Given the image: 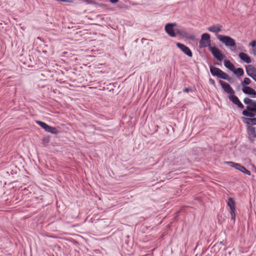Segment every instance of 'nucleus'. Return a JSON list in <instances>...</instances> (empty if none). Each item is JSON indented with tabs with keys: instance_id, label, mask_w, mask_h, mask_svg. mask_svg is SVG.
<instances>
[{
	"instance_id": "nucleus-4",
	"label": "nucleus",
	"mask_w": 256,
	"mask_h": 256,
	"mask_svg": "<svg viewBox=\"0 0 256 256\" xmlns=\"http://www.w3.org/2000/svg\"><path fill=\"white\" fill-rule=\"evenodd\" d=\"M228 206L230 208L231 219L234 221L236 220V202L232 198H229L228 200Z\"/></svg>"
},
{
	"instance_id": "nucleus-30",
	"label": "nucleus",
	"mask_w": 256,
	"mask_h": 256,
	"mask_svg": "<svg viewBox=\"0 0 256 256\" xmlns=\"http://www.w3.org/2000/svg\"><path fill=\"white\" fill-rule=\"evenodd\" d=\"M60 2H72V1L71 0H60Z\"/></svg>"
},
{
	"instance_id": "nucleus-13",
	"label": "nucleus",
	"mask_w": 256,
	"mask_h": 256,
	"mask_svg": "<svg viewBox=\"0 0 256 256\" xmlns=\"http://www.w3.org/2000/svg\"><path fill=\"white\" fill-rule=\"evenodd\" d=\"M222 26L220 24L213 25L208 28V30L210 32L218 33L222 31Z\"/></svg>"
},
{
	"instance_id": "nucleus-32",
	"label": "nucleus",
	"mask_w": 256,
	"mask_h": 256,
	"mask_svg": "<svg viewBox=\"0 0 256 256\" xmlns=\"http://www.w3.org/2000/svg\"><path fill=\"white\" fill-rule=\"evenodd\" d=\"M44 142H48V140L44 139Z\"/></svg>"
},
{
	"instance_id": "nucleus-15",
	"label": "nucleus",
	"mask_w": 256,
	"mask_h": 256,
	"mask_svg": "<svg viewBox=\"0 0 256 256\" xmlns=\"http://www.w3.org/2000/svg\"><path fill=\"white\" fill-rule=\"evenodd\" d=\"M240 58L247 64L251 62L252 60L250 57L246 53L242 52L239 54Z\"/></svg>"
},
{
	"instance_id": "nucleus-16",
	"label": "nucleus",
	"mask_w": 256,
	"mask_h": 256,
	"mask_svg": "<svg viewBox=\"0 0 256 256\" xmlns=\"http://www.w3.org/2000/svg\"><path fill=\"white\" fill-rule=\"evenodd\" d=\"M256 70V68H253L252 66H251V65L248 66V68H246V71L247 74L249 76L251 77L252 79H253V78H254L253 76Z\"/></svg>"
},
{
	"instance_id": "nucleus-3",
	"label": "nucleus",
	"mask_w": 256,
	"mask_h": 256,
	"mask_svg": "<svg viewBox=\"0 0 256 256\" xmlns=\"http://www.w3.org/2000/svg\"><path fill=\"white\" fill-rule=\"evenodd\" d=\"M226 164H228L230 166L236 169L240 170L244 174H245L248 176L250 175V172L240 164L232 162H227Z\"/></svg>"
},
{
	"instance_id": "nucleus-31",
	"label": "nucleus",
	"mask_w": 256,
	"mask_h": 256,
	"mask_svg": "<svg viewBox=\"0 0 256 256\" xmlns=\"http://www.w3.org/2000/svg\"><path fill=\"white\" fill-rule=\"evenodd\" d=\"M112 4H116L118 2V0H110Z\"/></svg>"
},
{
	"instance_id": "nucleus-25",
	"label": "nucleus",
	"mask_w": 256,
	"mask_h": 256,
	"mask_svg": "<svg viewBox=\"0 0 256 256\" xmlns=\"http://www.w3.org/2000/svg\"><path fill=\"white\" fill-rule=\"evenodd\" d=\"M254 102V100L248 98H246L244 100V103L246 104H248V106H252Z\"/></svg>"
},
{
	"instance_id": "nucleus-29",
	"label": "nucleus",
	"mask_w": 256,
	"mask_h": 256,
	"mask_svg": "<svg viewBox=\"0 0 256 256\" xmlns=\"http://www.w3.org/2000/svg\"><path fill=\"white\" fill-rule=\"evenodd\" d=\"M190 91V88H186L183 89V92H188Z\"/></svg>"
},
{
	"instance_id": "nucleus-6",
	"label": "nucleus",
	"mask_w": 256,
	"mask_h": 256,
	"mask_svg": "<svg viewBox=\"0 0 256 256\" xmlns=\"http://www.w3.org/2000/svg\"><path fill=\"white\" fill-rule=\"evenodd\" d=\"M210 70L211 74L213 76H216L222 79L224 77H226L225 75L226 72H224L219 68L211 66H210Z\"/></svg>"
},
{
	"instance_id": "nucleus-19",
	"label": "nucleus",
	"mask_w": 256,
	"mask_h": 256,
	"mask_svg": "<svg viewBox=\"0 0 256 256\" xmlns=\"http://www.w3.org/2000/svg\"><path fill=\"white\" fill-rule=\"evenodd\" d=\"M256 112H250L246 110H244L242 112V114L243 116L247 117H249L248 118H253L256 116Z\"/></svg>"
},
{
	"instance_id": "nucleus-8",
	"label": "nucleus",
	"mask_w": 256,
	"mask_h": 256,
	"mask_svg": "<svg viewBox=\"0 0 256 256\" xmlns=\"http://www.w3.org/2000/svg\"><path fill=\"white\" fill-rule=\"evenodd\" d=\"M176 45L186 55L190 57H192V53L188 47L180 42H176Z\"/></svg>"
},
{
	"instance_id": "nucleus-24",
	"label": "nucleus",
	"mask_w": 256,
	"mask_h": 256,
	"mask_svg": "<svg viewBox=\"0 0 256 256\" xmlns=\"http://www.w3.org/2000/svg\"><path fill=\"white\" fill-rule=\"evenodd\" d=\"M251 80L249 78H245L244 80L242 82L241 84L243 86H246L250 84Z\"/></svg>"
},
{
	"instance_id": "nucleus-27",
	"label": "nucleus",
	"mask_w": 256,
	"mask_h": 256,
	"mask_svg": "<svg viewBox=\"0 0 256 256\" xmlns=\"http://www.w3.org/2000/svg\"><path fill=\"white\" fill-rule=\"evenodd\" d=\"M208 82H209V83L210 84H212L214 86H216V82H215L214 80L213 79L210 78L209 79V80H208Z\"/></svg>"
},
{
	"instance_id": "nucleus-1",
	"label": "nucleus",
	"mask_w": 256,
	"mask_h": 256,
	"mask_svg": "<svg viewBox=\"0 0 256 256\" xmlns=\"http://www.w3.org/2000/svg\"><path fill=\"white\" fill-rule=\"evenodd\" d=\"M217 38L226 46H236V41L231 37L227 36L216 34Z\"/></svg>"
},
{
	"instance_id": "nucleus-23",
	"label": "nucleus",
	"mask_w": 256,
	"mask_h": 256,
	"mask_svg": "<svg viewBox=\"0 0 256 256\" xmlns=\"http://www.w3.org/2000/svg\"><path fill=\"white\" fill-rule=\"evenodd\" d=\"M46 132L53 134H58L59 132L58 130L56 128L51 126H50V128H48Z\"/></svg>"
},
{
	"instance_id": "nucleus-20",
	"label": "nucleus",
	"mask_w": 256,
	"mask_h": 256,
	"mask_svg": "<svg viewBox=\"0 0 256 256\" xmlns=\"http://www.w3.org/2000/svg\"><path fill=\"white\" fill-rule=\"evenodd\" d=\"M36 123L40 126L42 128H44L46 132L47 131L48 128H50V126H48V124H47L46 123H45L44 122L38 120V121H36Z\"/></svg>"
},
{
	"instance_id": "nucleus-14",
	"label": "nucleus",
	"mask_w": 256,
	"mask_h": 256,
	"mask_svg": "<svg viewBox=\"0 0 256 256\" xmlns=\"http://www.w3.org/2000/svg\"><path fill=\"white\" fill-rule=\"evenodd\" d=\"M242 121L247 126L256 125V118H242Z\"/></svg>"
},
{
	"instance_id": "nucleus-17",
	"label": "nucleus",
	"mask_w": 256,
	"mask_h": 256,
	"mask_svg": "<svg viewBox=\"0 0 256 256\" xmlns=\"http://www.w3.org/2000/svg\"><path fill=\"white\" fill-rule=\"evenodd\" d=\"M177 32L178 34L182 36L183 37L188 38L190 40H194L195 38V36L193 35L188 36V33L186 31L178 30Z\"/></svg>"
},
{
	"instance_id": "nucleus-22",
	"label": "nucleus",
	"mask_w": 256,
	"mask_h": 256,
	"mask_svg": "<svg viewBox=\"0 0 256 256\" xmlns=\"http://www.w3.org/2000/svg\"><path fill=\"white\" fill-rule=\"evenodd\" d=\"M246 108L248 111L256 112V102L254 101L252 106H247Z\"/></svg>"
},
{
	"instance_id": "nucleus-11",
	"label": "nucleus",
	"mask_w": 256,
	"mask_h": 256,
	"mask_svg": "<svg viewBox=\"0 0 256 256\" xmlns=\"http://www.w3.org/2000/svg\"><path fill=\"white\" fill-rule=\"evenodd\" d=\"M229 100L240 108H244V106L240 102L238 98L234 94L228 96Z\"/></svg>"
},
{
	"instance_id": "nucleus-26",
	"label": "nucleus",
	"mask_w": 256,
	"mask_h": 256,
	"mask_svg": "<svg viewBox=\"0 0 256 256\" xmlns=\"http://www.w3.org/2000/svg\"><path fill=\"white\" fill-rule=\"evenodd\" d=\"M225 75H226V77H224L222 79L226 80L228 82L232 83V78L230 76H229L228 75V74H226V73L225 74Z\"/></svg>"
},
{
	"instance_id": "nucleus-5",
	"label": "nucleus",
	"mask_w": 256,
	"mask_h": 256,
	"mask_svg": "<svg viewBox=\"0 0 256 256\" xmlns=\"http://www.w3.org/2000/svg\"><path fill=\"white\" fill-rule=\"evenodd\" d=\"M210 51L212 56L218 61H222V60L225 58V56L222 54L220 50L215 46H212L208 49Z\"/></svg>"
},
{
	"instance_id": "nucleus-21",
	"label": "nucleus",
	"mask_w": 256,
	"mask_h": 256,
	"mask_svg": "<svg viewBox=\"0 0 256 256\" xmlns=\"http://www.w3.org/2000/svg\"><path fill=\"white\" fill-rule=\"evenodd\" d=\"M232 72L238 76H242L244 74L243 69L240 68H237L236 69L234 68V70H232Z\"/></svg>"
},
{
	"instance_id": "nucleus-12",
	"label": "nucleus",
	"mask_w": 256,
	"mask_h": 256,
	"mask_svg": "<svg viewBox=\"0 0 256 256\" xmlns=\"http://www.w3.org/2000/svg\"><path fill=\"white\" fill-rule=\"evenodd\" d=\"M242 92L245 94L252 95V98H255L256 96V92L252 88L248 86H244L242 88Z\"/></svg>"
},
{
	"instance_id": "nucleus-2",
	"label": "nucleus",
	"mask_w": 256,
	"mask_h": 256,
	"mask_svg": "<svg viewBox=\"0 0 256 256\" xmlns=\"http://www.w3.org/2000/svg\"><path fill=\"white\" fill-rule=\"evenodd\" d=\"M212 46L210 35L208 33L203 34L199 42V47L201 48L208 47L210 49V48Z\"/></svg>"
},
{
	"instance_id": "nucleus-10",
	"label": "nucleus",
	"mask_w": 256,
	"mask_h": 256,
	"mask_svg": "<svg viewBox=\"0 0 256 256\" xmlns=\"http://www.w3.org/2000/svg\"><path fill=\"white\" fill-rule=\"evenodd\" d=\"M176 26L175 24L169 23L165 26V30L166 33L172 37H176V34L174 30V27Z\"/></svg>"
},
{
	"instance_id": "nucleus-9",
	"label": "nucleus",
	"mask_w": 256,
	"mask_h": 256,
	"mask_svg": "<svg viewBox=\"0 0 256 256\" xmlns=\"http://www.w3.org/2000/svg\"><path fill=\"white\" fill-rule=\"evenodd\" d=\"M247 132L250 140L252 142L256 138V128L252 126H247Z\"/></svg>"
},
{
	"instance_id": "nucleus-18",
	"label": "nucleus",
	"mask_w": 256,
	"mask_h": 256,
	"mask_svg": "<svg viewBox=\"0 0 256 256\" xmlns=\"http://www.w3.org/2000/svg\"><path fill=\"white\" fill-rule=\"evenodd\" d=\"M224 65L227 68L232 72L234 70V66L229 60H224Z\"/></svg>"
},
{
	"instance_id": "nucleus-28",
	"label": "nucleus",
	"mask_w": 256,
	"mask_h": 256,
	"mask_svg": "<svg viewBox=\"0 0 256 256\" xmlns=\"http://www.w3.org/2000/svg\"><path fill=\"white\" fill-rule=\"evenodd\" d=\"M249 46H252V47H256V42L255 40H252V41L250 44H249Z\"/></svg>"
},
{
	"instance_id": "nucleus-7",
	"label": "nucleus",
	"mask_w": 256,
	"mask_h": 256,
	"mask_svg": "<svg viewBox=\"0 0 256 256\" xmlns=\"http://www.w3.org/2000/svg\"><path fill=\"white\" fill-rule=\"evenodd\" d=\"M218 82L226 92L229 94L230 95H232L234 94V91L228 84L222 80H220Z\"/></svg>"
}]
</instances>
